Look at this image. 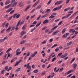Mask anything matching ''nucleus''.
Returning <instances> with one entry per match:
<instances>
[{
  "mask_svg": "<svg viewBox=\"0 0 78 78\" xmlns=\"http://www.w3.org/2000/svg\"><path fill=\"white\" fill-rule=\"evenodd\" d=\"M27 68L28 69H31V68L30 66H27Z\"/></svg>",
  "mask_w": 78,
  "mask_h": 78,
  "instance_id": "obj_41",
  "label": "nucleus"
},
{
  "mask_svg": "<svg viewBox=\"0 0 78 78\" xmlns=\"http://www.w3.org/2000/svg\"><path fill=\"white\" fill-rule=\"evenodd\" d=\"M14 11H15V10H12L10 12V14H13L14 13Z\"/></svg>",
  "mask_w": 78,
  "mask_h": 78,
  "instance_id": "obj_31",
  "label": "nucleus"
},
{
  "mask_svg": "<svg viewBox=\"0 0 78 78\" xmlns=\"http://www.w3.org/2000/svg\"><path fill=\"white\" fill-rule=\"evenodd\" d=\"M62 62V60H61V61H59L58 62V64H59L61 63Z\"/></svg>",
  "mask_w": 78,
  "mask_h": 78,
  "instance_id": "obj_45",
  "label": "nucleus"
},
{
  "mask_svg": "<svg viewBox=\"0 0 78 78\" xmlns=\"http://www.w3.org/2000/svg\"><path fill=\"white\" fill-rule=\"evenodd\" d=\"M37 51L35 52L34 54H32V56H31V57H32V58L34 57L35 56V55L37 54Z\"/></svg>",
  "mask_w": 78,
  "mask_h": 78,
  "instance_id": "obj_7",
  "label": "nucleus"
},
{
  "mask_svg": "<svg viewBox=\"0 0 78 78\" xmlns=\"http://www.w3.org/2000/svg\"><path fill=\"white\" fill-rule=\"evenodd\" d=\"M23 34H24V31H22L21 33V36L20 37L21 38L22 37V36L23 35Z\"/></svg>",
  "mask_w": 78,
  "mask_h": 78,
  "instance_id": "obj_21",
  "label": "nucleus"
},
{
  "mask_svg": "<svg viewBox=\"0 0 78 78\" xmlns=\"http://www.w3.org/2000/svg\"><path fill=\"white\" fill-rule=\"evenodd\" d=\"M10 3V1L8 0L5 2V5H7L8 4H9Z\"/></svg>",
  "mask_w": 78,
  "mask_h": 78,
  "instance_id": "obj_22",
  "label": "nucleus"
},
{
  "mask_svg": "<svg viewBox=\"0 0 78 78\" xmlns=\"http://www.w3.org/2000/svg\"><path fill=\"white\" fill-rule=\"evenodd\" d=\"M30 6L31 5H28L25 9V11H27L28 9H29V8H30Z\"/></svg>",
  "mask_w": 78,
  "mask_h": 78,
  "instance_id": "obj_10",
  "label": "nucleus"
},
{
  "mask_svg": "<svg viewBox=\"0 0 78 78\" xmlns=\"http://www.w3.org/2000/svg\"><path fill=\"white\" fill-rule=\"evenodd\" d=\"M41 22H40L39 23L37 24L36 26V27H39V26L41 25Z\"/></svg>",
  "mask_w": 78,
  "mask_h": 78,
  "instance_id": "obj_29",
  "label": "nucleus"
},
{
  "mask_svg": "<svg viewBox=\"0 0 78 78\" xmlns=\"http://www.w3.org/2000/svg\"><path fill=\"white\" fill-rule=\"evenodd\" d=\"M71 73V71L70 70L69 71H68L67 73H65V76H66V75H68V74H69V73Z\"/></svg>",
  "mask_w": 78,
  "mask_h": 78,
  "instance_id": "obj_18",
  "label": "nucleus"
},
{
  "mask_svg": "<svg viewBox=\"0 0 78 78\" xmlns=\"http://www.w3.org/2000/svg\"><path fill=\"white\" fill-rule=\"evenodd\" d=\"M11 29V27L10 26L6 30V31L7 32H9V31H10Z\"/></svg>",
  "mask_w": 78,
  "mask_h": 78,
  "instance_id": "obj_13",
  "label": "nucleus"
},
{
  "mask_svg": "<svg viewBox=\"0 0 78 78\" xmlns=\"http://www.w3.org/2000/svg\"><path fill=\"white\" fill-rule=\"evenodd\" d=\"M8 66H5V70H8Z\"/></svg>",
  "mask_w": 78,
  "mask_h": 78,
  "instance_id": "obj_64",
  "label": "nucleus"
},
{
  "mask_svg": "<svg viewBox=\"0 0 78 78\" xmlns=\"http://www.w3.org/2000/svg\"><path fill=\"white\" fill-rule=\"evenodd\" d=\"M73 69L74 70H76V67L77 66V64L76 63H75L73 64Z\"/></svg>",
  "mask_w": 78,
  "mask_h": 78,
  "instance_id": "obj_5",
  "label": "nucleus"
},
{
  "mask_svg": "<svg viewBox=\"0 0 78 78\" xmlns=\"http://www.w3.org/2000/svg\"><path fill=\"white\" fill-rule=\"evenodd\" d=\"M26 40H23L22 41V42H21L20 44H25V42H26Z\"/></svg>",
  "mask_w": 78,
  "mask_h": 78,
  "instance_id": "obj_14",
  "label": "nucleus"
},
{
  "mask_svg": "<svg viewBox=\"0 0 78 78\" xmlns=\"http://www.w3.org/2000/svg\"><path fill=\"white\" fill-rule=\"evenodd\" d=\"M69 35V33H66V34H64L63 35L62 37H64V38H66L67 36H68Z\"/></svg>",
  "mask_w": 78,
  "mask_h": 78,
  "instance_id": "obj_3",
  "label": "nucleus"
},
{
  "mask_svg": "<svg viewBox=\"0 0 78 78\" xmlns=\"http://www.w3.org/2000/svg\"><path fill=\"white\" fill-rule=\"evenodd\" d=\"M55 51H56V52L58 51H59V48H57L55 50Z\"/></svg>",
  "mask_w": 78,
  "mask_h": 78,
  "instance_id": "obj_36",
  "label": "nucleus"
},
{
  "mask_svg": "<svg viewBox=\"0 0 78 78\" xmlns=\"http://www.w3.org/2000/svg\"><path fill=\"white\" fill-rule=\"evenodd\" d=\"M20 16V14H17L16 16V19H18L19 17V16Z\"/></svg>",
  "mask_w": 78,
  "mask_h": 78,
  "instance_id": "obj_49",
  "label": "nucleus"
},
{
  "mask_svg": "<svg viewBox=\"0 0 78 78\" xmlns=\"http://www.w3.org/2000/svg\"><path fill=\"white\" fill-rule=\"evenodd\" d=\"M8 25H9V23H7L5 26V27H6V28H8Z\"/></svg>",
  "mask_w": 78,
  "mask_h": 78,
  "instance_id": "obj_58",
  "label": "nucleus"
},
{
  "mask_svg": "<svg viewBox=\"0 0 78 78\" xmlns=\"http://www.w3.org/2000/svg\"><path fill=\"white\" fill-rule=\"evenodd\" d=\"M53 41V38H51L49 40V42L51 43L52 42V41Z\"/></svg>",
  "mask_w": 78,
  "mask_h": 78,
  "instance_id": "obj_50",
  "label": "nucleus"
},
{
  "mask_svg": "<svg viewBox=\"0 0 78 78\" xmlns=\"http://www.w3.org/2000/svg\"><path fill=\"white\" fill-rule=\"evenodd\" d=\"M58 10V9L57 7H56L55 8H54L53 10H52V12H53V11H56V10Z\"/></svg>",
  "mask_w": 78,
  "mask_h": 78,
  "instance_id": "obj_28",
  "label": "nucleus"
},
{
  "mask_svg": "<svg viewBox=\"0 0 78 78\" xmlns=\"http://www.w3.org/2000/svg\"><path fill=\"white\" fill-rule=\"evenodd\" d=\"M66 18H68L67 15H66V16H63L62 18V19H66Z\"/></svg>",
  "mask_w": 78,
  "mask_h": 78,
  "instance_id": "obj_44",
  "label": "nucleus"
},
{
  "mask_svg": "<svg viewBox=\"0 0 78 78\" xmlns=\"http://www.w3.org/2000/svg\"><path fill=\"white\" fill-rule=\"evenodd\" d=\"M24 23H25V20H23L22 22L20 23V25H22V24H23Z\"/></svg>",
  "mask_w": 78,
  "mask_h": 78,
  "instance_id": "obj_19",
  "label": "nucleus"
},
{
  "mask_svg": "<svg viewBox=\"0 0 78 78\" xmlns=\"http://www.w3.org/2000/svg\"><path fill=\"white\" fill-rule=\"evenodd\" d=\"M50 31V30H48V29H46L45 31V33H47L48 32V31Z\"/></svg>",
  "mask_w": 78,
  "mask_h": 78,
  "instance_id": "obj_56",
  "label": "nucleus"
},
{
  "mask_svg": "<svg viewBox=\"0 0 78 78\" xmlns=\"http://www.w3.org/2000/svg\"><path fill=\"white\" fill-rule=\"evenodd\" d=\"M51 15H52V16L53 15L54 16H56V13H53L51 14Z\"/></svg>",
  "mask_w": 78,
  "mask_h": 78,
  "instance_id": "obj_63",
  "label": "nucleus"
},
{
  "mask_svg": "<svg viewBox=\"0 0 78 78\" xmlns=\"http://www.w3.org/2000/svg\"><path fill=\"white\" fill-rule=\"evenodd\" d=\"M56 59V58L55 57L52 59V62H54Z\"/></svg>",
  "mask_w": 78,
  "mask_h": 78,
  "instance_id": "obj_43",
  "label": "nucleus"
},
{
  "mask_svg": "<svg viewBox=\"0 0 78 78\" xmlns=\"http://www.w3.org/2000/svg\"><path fill=\"white\" fill-rule=\"evenodd\" d=\"M57 8H58V10H59V9H61V8H62V5H60L58 6V7H57Z\"/></svg>",
  "mask_w": 78,
  "mask_h": 78,
  "instance_id": "obj_33",
  "label": "nucleus"
},
{
  "mask_svg": "<svg viewBox=\"0 0 78 78\" xmlns=\"http://www.w3.org/2000/svg\"><path fill=\"white\" fill-rule=\"evenodd\" d=\"M72 75V74H69V75H68L67 76V78H70V76H71Z\"/></svg>",
  "mask_w": 78,
  "mask_h": 78,
  "instance_id": "obj_59",
  "label": "nucleus"
},
{
  "mask_svg": "<svg viewBox=\"0 0 78 78\" xmlns=\"http://www.w3.org/2000/svg\"><path fill=\"white\" fill-rule=\"evenodd\" d=\"M6 62H7V61H4L2 62V64L3 65L4 64H5Z\"/></svg>",
  "mask_w": 78,
  "mask_h": 78,
  "instance_id": "obj_52",
  "label": "nucleus"
},
{
  "mask_svg": "<svg viewBox=\"0 0 78 78\" xmlns=\"http://www.w3.org/2000/svg\"><path fill=\"white\" fill-rule=\"evenodd\" d=\"M5 69H3L1 73V75H2V74H3L4 73V72H5Z\"/></svg>",
  "mask_w": 78,
  "mask_h": 78,
  "instance_id": "obj_35",
  "label": "nucleus"
},
{
  "mask_svg": "<svg viewBox=\"0 0 78 78\" xmlns=\"http://www.w3.org/2000/svg\"><path fill=\"white\" fill-rule=\"evenodd\" d=\"M26 27H27V25H25L23 27L22 29H23V30H25V29H26Z\"/></svg>",
  "mask_w": 78,
  "mask_h": 78,
  "instance_id": "obj_23",
  "label": "nucleus"
},
{
  "mask_svg": "<svg viewBox=\"0 0 78 78\" xmlns=\"http://www.w3.org/2000/svg\"><path fill=\"white\" fill-rule=\"evenodd\" d=\"M62 23V21H61V22H60L58 24V25H61V24Z\"/></svg>",
  "mask_w": 78,
  "mask_h": 78,
  "instance_id": "obj_53",
  "label": "nucleus"
},
{
  "mask_svg": "<svg viewBox=\"0 0 78 78\" xmlns=\"http://www.w3.org/2000/svg\"><path fill=\"white\" fill-rule=\"evenodd\" d=\"M63 1H57L55 4V5H60V4H61L62 3Z\"/></svg>",
  "mask_w": 78,
  "mask_h": 78,
  "instance_id": "obj_2",
  "label": "nucleus"
},
{
  "mask_svg": "<svg viewBox=\"0 0 78 78\" xmlns=\"http://www.w3.org/2000/svg\"><path fill=\"white\" fill-rule=\"evenodd\" d=\"M39 3V1L37 2H36L32 6L33 8H34L38 4V3Z\"/></svg>",
  "mask_w": 78,
  "mask_h": 78,
  "instance_id": "obj_12",
  "label": "nucleus"
},
{
  "mask_svg": "<svg viewBox=\"0 0 78 78\" xmlns=\"http://www.w3.org/2000/svg\"><path fill=\"white\" fill-rule=\"evenodd\" d=\"M74 29H71L70 30H69V32L70 33L71 32L72 33H75V32L76 31L75 30H74Z\"/></svg>",
  "mask_w": 78,
  "mask_h": 78,
  "instance_id": "obj_16",
  "label": "nucleus"
},
{
  "mask_svg": "<svg viewBox=\"0 0 78 78\" xmlns=\"http://www.w3.org/2000/svg\"><path fill=\"white\" fill-rule=\"evenodd\" d=\"M12 50V49H11V48H10L8 49V50L6 51V53H8V52H9V51H10V50Z\"/></svg>",
  "mask_w": 78,
  "mask_h": 78,
  "instance_id": "obj_37",
  "label": "nucleus"
},
{
  "mask_svg": "<svg viewBox=\"0 0 78 78\" xmlns=\"http://www.w3.org/2000/svg\"><path fill=\"white\" fill-rule=\"evenodd\" d=\"M62 55V53H60L58 54L57 57H58V56H61Z\"/></svg>",
  "mask_w": 78,
  "mask_h": 78,
  "instance_id": "obj_51",
  "label": "nucleus"
},
{
  "mask_svg": "<svg viewBox=\"0 0 78 78\" xmlns=\"http://www.w3.org/2000/svg\"><path fill=\"white\" fill-rule=\"evenodd\" d=\"M51 0H49L48 3V5H50V3H51Z\"/></svg>",
  "mask_w": 78,
  "mask_h": 78,
  "instance_id": "obj_60",
  "label": "nucleus"
},
{
  "mask_svg": "<svg viewBox=\"0 0 78 78\" xmlns=\"http://www.w3.org/2000/svg\"><path fill=\"white\" fill-rule=\"evenodd\" d=\"M6 56H7V54H5V56L3 57V60H6Z\"/></svg>",
  "mask_w": 78,
  "mask_h": 78,
  "instance_id": "obj_25",
  "label": "nucleus"
},
{
  "mask_svg": "<svg viewBox=\"0 0 78 78\" xmlns=\"http://www.w3.org/2000/svg\"><path fill=\"white\" fill-rule=\"evenodd\" d=\"M12 8H10L9 9L6 10V12H11V11L12 10Z\"/></svg>",
  "mask_w": 78,
  "mask_h": 78,
  "instance_id": "obj_4",
  "label": "nucleus"
},
{
  "mask_svg": "<svg viewBox=\"0 0 78 78\" xmlns=\"http://www.w3.org/2000/svg\"><path fill=\"white\" fill-rule=\"evenodd\" d=\"M47 16H48V14H45L41 16V18H42V19H44V18H45V17H47Z\"/></svg>",
  "mask_w": 78,
  "mask_h": 78,
  "instance_id": "obj_9",
  "label": "nucleus"
},
{
  "mask_svg": "<svg viewBox=\"0 0 78 78\" xmlns=\"http://www.w3.org/2000/svg\"><path fill=\"white\" fill-rule=\"evenodd\" d=\"M46 44V41H45V40H44V41L41 44Z\"/></svg>",
  "mask_w": 78,
  "mask_h": 78,
  "instance_id": "obj_57",
  "label": "nucleus"
},
{
  "mask_svg": "<svg viewBox=\"0 0 78 78\" xmlns=\"http://www.w3.org/2000/svg\"><path fill=\"white\" fill-rule=\"evenodd\" d=\"M12 17H13V16H12L10 17H9V19H7V20L8 21L10 20H11V19H12Z\"/></svg>",
  "mask_w": 78,
  "mask_h": 78,
  "instance_id": "obj_34",
  "label": "nucleus"
},
{
  "mask_svg": "<svg viewBox=\"0 0 78 78\" xmlns=\"http://www.w3.org/2000/svg\"><path fill=\"white\" fill-rule=\"evenodd\" d=\"M5 29H3L2 31H1V34H2V33H4V32L5 31Z\"/></svg>",
  "mask_w": 78,
  "mask_h": 78,
  "instance_id": "obj_48",
  "label": "nucleus"
},
{
  "mask_svg": "<svg viewBox=\"0 0 78 78\" xmlns=\"http://www.w3.org/2000/svg\"><path fill=\"white\" fill-rule=\"evenodd\" d=\"M41 17V15H39V16L37 18L36 20H39V19H40V17Z\"/></svg>",
  "mask_w": 78,
  "mask_h": 78,
  "instance_id": "obj_42",
  "label": "nucleus"
},
{
  "mask_svg": "<svg viewBox=\"0 0 78 78\" xmlns=\"http://www.w3.org/2000/svg\"><path fill=\"white\" fill-rule=\"evenodd\" d=\"M23 4L22 2H20V7H23Z\"/></svg>",
  "mask_w": 78,
  "mask_h": 78,
  "instance_id": "obj_26",
  "label": "nucleus"
},
{
  "mask_svg": "<svg viewBox=\"0 0 78 78\" xmlns=\"http://www.w3.org/2000/svg\"><path fill=\"white\" fill-rule=\"evenodd\" d=\"M55 16L51 15L49 17V19H53V18H55Z\"/></svg>",
  "mask_w": 78,
  "mask_h": 78,
  "instance_id": "obj_17",
  "label": "nucleus"
},
{
  "mask_svg": "<svg viewBox=\"0 0 78 78\" xmlns=\"http://www.w3.org/2000/svg\"><path fill=\"white\" fill-rule=\"evenodd\" d=\"M58 27V26H56L54 27L53 28H52L51 29V31H50L48 32V34H50V33H51L53 31V30L56 29Z\"/></svg>",
  "mask_w": 78,
  "mask_h": 78,
  "instance_id": "obj_1",
  "label": "nucleus"
},
{
  "mask_svg": "<svg viewBox=\"0 0 78 78\" xmlns=\"http://www.w3.org/2000/svg\"><path fill=\"white\" fill-rule=\"evenodd\" d=\"M19 63H20V60H19V62H16V63L15 65L14 66L16 67V66H17V65H18V64H19Z\"/></svg>",
  "mask_w": 78,
  "mask_h": 78,
  "instance_id": "obj_15",
  "label": "nucleus"
},
{
  "mask_svg": "<svg viewBox=\"0 0 78 78\" xmlns=\"http://www.w3.org/2000/svg\"><path fill=\"white\" fill-rule=\"evenodd\" d=\"M70 7H68V8H66L64 9V12H66V11H69V9H70Z\"/></svg>",
  "mask_w": 78,
  "mask_h": 78,
  "instance_id": "obj_11",
  "label": "nucleus"
},
{
  "mask_svg": "<svg viewBox=\"0 0 78 78\" xmlns=\"http://www.w3.org/2000/svg\"><path fill=\"white\" fill-rule=\"evenodd\" d=\"M44 75H45V71L43 72L42 73V75L44 76Z\"/></svg>",
  "mask_w": 78,
  "mask_h": 78,
  "instance_id": "obj_55",
  "label": "nucleus"
},
{
  "mask_svg": "<svg viewBox=\"0 0 78 78\" xmlns=\"http://www.w3.org/2000/svg\"><path fill=\"white\" fill-rule=\"evenodd\" d=\"M12 69V67H9V69H7V71L9 72V70H11Z\"/></svg>",
  "mask_w": 78,
  "mask_h": 78,
  "instance_id": "obj_38",
  "label": "nucleus"
},
{
  "mask_svg": "<svg viewBox=\"0 0 78 78\" xmlns=\"http://www.w3.org/2000/svg\"><path fill=\"white\" fill-rule=\"evenodd\" d=\"M17 14H18L17 13H16L14 14L13 16V18H15L16 17V16H17Z\"/></svg>",
  "mask_w": 78,
  "mask_h": 78,
  "instance_id": "obj_46",
  "label": "nucleus"
},
{
  "mask_svg": "<svg viewBox=\"0 0 78 78\" xmlns=\"http://www.w3.org/2000/svg\"><path fill=\"white\" fill-rule=\"evenodd\" d=\"M35 10H36V9H34L33 10H32L30 12V13H32V12H34V11H35Z\"/></svg>",
  "mask_w": 78,
  "mask_h": 78,
  "instance_id": "obj_62",
  "label": "nucleus"
},
{
  "mask_svg": "<svg viewBox=\"0 0 78 78\" xmlns=\"http://www.w3.org/2000/svg\"><path fill=\"white\" fill-rule=\"evenodd\" d=\"M48 20L46 19L44 20V21L43 22V24H45V23H48Z\"/></svg>",
  "mask_w": 78,
  "mask_h": 78,
  "instance_id": "obj_6",
  "label": "nucleus"
},
{
  "mask_svg": "<svg viewBox=\"0 0 78 78\" xmlns=\"http://www.w3.org/2000/svg\"><path fill=\"white\" fill-rule=\"evenodd\" d=\"M66 28H64L62 31V33L63 34L64 33V32H65L66 31Z\"/></svg>",
  "mask_w": 78,
  "mask_h": 78,
  "instance_id": "obj_24",
  "label": "nucleus"
},
{
  "mask_svg": "<svg viewBox=\"0 0 78 78\" xmlns=\"http://www.w3.org/2000/svg\"><path fill=\"white\" fill-rule=\"evenodd\" d=\"M40 13H42V14H45V12L42 9H41V10L40 11Z\"/></svg>",
  "mask_w": 78,
  "mask_h": 78,
  "instance_id": "obj_39",
  "label": "nucleus"
},
{
  "mask_svg": "<svg viewBox=\"0 0 78 78\" xmlns=\"http://www.w3.org/2000/svg\"><path fill=\"white\" fill-rule=\"evenodd\" d=\"M19 24H20V21H19V22H18L17 25L16 26V27H18V26H19Z\"/></svg>",
  "mask_w": 78,
  "mask_h": 78,
  "instance_id": "obj_54",
  "label": "nucleus"
},
{
  "mask_svg": "<svg viewBox=\"0 0 78 78\" xmlns=\"http://www.w3.org/2000/svg\"><path fill=\"white\" fill-rule=\"evenodd\" d=\"M9 8V6H8V5L6 6L5 7V9H8Z\"/></svg>",
  "mask_w": 78,
  "mask_h": 78,
  "instance_id": "obj_61",
  "label": "nucleus"
},
{
  "mask_svg": "<svg viewBox=\"0 0 78 78\" xmlns=\"http://www.w3.org/2000/svg\"><path fill=\"white\" fill-rule=\"evenodd\" d=\"M59 30H57L56 31H55L54 32L53 34H52L53 35H55L56 34H57V33H59Z\"/></svg>",
  "mask_w": 78,
  "mask_h": 78,
  "instance_id": "obj_8",
  "label": "nucleus"
},
{
  "mask_svg": "<svg viewBox=\"0 0 78 78\" xmlns=\"http://www.w3.org/2000/svg\"><path fill=\"white\" fill-rule=\"evenodd\" d=\"M17 2H15L13 4V5H12V7H14L16 5H17Z\"/></svg>",
  "mask_w": 78,
  "mask_h": 78,
  "instance_id": "obj_20",
  "label": "nucleus"
},
{
  "mask_svg": "<svg viewBox=\"0 0 78 78\" xmlns=\"http://www.w3.org/2000/svg\"><path fill=\"white\" fill-rule=\"evenodd\" d=\"M38 72V69H35L34 71V73H37Z\"/></svg>",
  "mask_w": 78,
  "mask_h": 78,
  "instance_id": "obj_27",
  "label": "nucleus"
},
{
  "mask_svg": "<svg viewBox=\"0 0 78 78\" xmlns=\"http://www.w3.org/2000/svg\"><path fill=\"white\" fill-rule=\"evenodd\" d=\"M63 70V68H61L60 69L59 72H62Z\"/></svg>",
  "mask_w": 78,
  "mask_h": 78,
  "instance_id": "obj_47",
  "label": "nucleus"
},
{
  "mask_svg": "<svg viewBox=\"0 0 78 78\" xmlns=\"http://www.w3.org/2000/svg\"><path fill=\"white\" fill-rule=\"evenodd\" d=\"M8 36H6L5 37L3 40V41H5V40H7L8 39Z\"/></svg>",
  "mask_w": 78,
  "mask_h": 78,
  "instance_id": "obj_32",
  "label": "nucleus"
},
{
  "mask_svg": "<svg viewBox=\"0 0 78 78\" xmlns=\"http://www.w3.org/2000/svg\"><path fill=\"white\" fill-rule=\"evenodd\" d=\"M41 8V5H40L37 7L36 9H40Z\"/></svg>",
  "mask_w": 78,
  "mask_h": 78,
  "instance_id": "obj_30",
  "label": "nucleus"
},
{
  "mask_svg": "<svg viewBox=\"0 0 78 78\" xmlns=\"http://www.w3.org/2000/svg\"><path fill=\"white\" fill-rule=\"evenodd\" d=\"M19 71H20V68L17 69L16 70V72H19Z\"/></svg>",
  "mask_w": 78,
  "mask_h": 78,
  "instance_id": "obj_40",
  "label": "nucleus"
}]
</instances>
